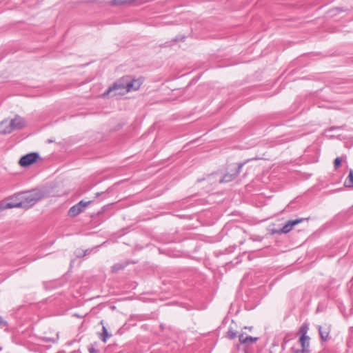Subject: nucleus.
I'll use <instances>...</instances> for the list:
<instances>
[{
    "mask_svg": "<svg viewBox=\"0 0 353 353\" xmlns=\"http://www.w3.org/2000/svg\"><path fill=\"white\" fill-rule=\"evenodd\" d=\"M44 197V194L39 190H32L30 191L19 193L16 196L19 201L16 205H9L10 207L17 206L21 208L28 209L36 204L39 201Z\"/></svg>",
    "mask_w": 353,
    "mask_h": 353,
    "instance_id": "f257e3e1",
    "label": "nucleus"
},
{
    "mask_svg": "<svg viewBox=\"0 0 353 353\" xmlns=\"http://www.w3.org/2000/svg\"><path fill=\"white\" fill-rule=\"evenodd\" d=\"M130 76H124L117 80L112 86L109 87L108 90L103 94V95L108 94L113 91H118L114 94H121L130 92L128 90V84L130 83Z\"/></svg>",
    "mask_w": 353,
    "mask_h": 353,
    "instance_id": "f03ea898",
    "label": "nucleus"
},
{
    "mask_svg": "<svg viewBox=\"0 0 353 353\" xmlns=\"http://www.w3.org/2000/svg\"><path fill=\"white\" fill-rule=\"evenodd\" d=\"M25 126V119L17 115L13 119L10 120L9 126L3 130V133H10L13 130L23 129Z\"/></svg>",
    "mask_w": 353,
    "mask_h": 353,
    "instance_id": "7ed1b4c3",
    "label": "nucleus"
},
{
    "mask_svg": "<svg viewBox=\"0 0 353 353\" xmlns=\"http://www.w3.org/2000/svg\"><path fill=\"white\" fill-rule=\"evenodd\" d=\"M92 203V200L88 201H84L83 200L80 201L79 203L74 205L69 209L68 212V215L70 217H76L77 216L80 214L84 210V209Z\"/></svg>",
    "mask_w": 353,
    "mask_h": 353,
    "instance_id": "20e7f679",
    "label": "nucleus"
},
{
    "mask_svg": "<svg viewBox=\"0 0 353 353\" xmlns=\"http://www.w3.org/2000/svg\"><path fill=\"white\" fill-rule=\"evenodd\" d=\"M40 159V155L38 152H30L21 157L19 164L23 168L28 167L36 163Z\"/></svg>",
    "mask_w": 353,
    "mask_h": 353,
    "instance_id": "39448f33",
    "label": "nucleus"
},
{
    "mask_svg": "<svg viewBox=\"0 0 353 353\" xmlns=\"http://www.w3.org/2000/svg\"><path fill=\"white\" fill-rule=\"evenodd\" d=\"M245 163L244 162L236 164V165L234 168V170L233 169H231L230 172L225 174L223 176V177L219 180V183H228L234 180L241 172V169L243 166L245 165Z\"/></svg>",
    "mask_w": 353,
    "mask_h": 353,
    "instance_id": "423d86ee",
    "label": "nucleus"
},
{
    "mask_svg": "<svg viewBox=\"0 0 353 353\" xmlns=\"http://www.w3.org/2000/svg\"><path fill=\"white\" fill-rule=\"evenodd\" d=\"M330 325L326 323L324 324L323 325H318L319 333L322 341H327L330 339Z\"/></svg>",
    "mask_w": 353,
    "mask_h": 353,
    "instance_id": "0eeeda50",
    "label": "nucleus"
},
{
    "mask_svg": "<svg viewBox=\"0 0 353 353\" xmlns=\"http://www.w3.org/2000/svg\"><path fill=\"white\" fill-rule=\"evenodd\" d=\"M299 343L302 347V350H295L294 347L292 348V350L293 351L294 353H305L306 352V348H307L309 347V343H310V337L308 336H300V338H299Z\"/></svg>",
    "mask_w": 353,
    "mask_h": 353,
    "instance_id": "6e6552de",
    "label": "nucleus"
},
{
    "mask_svg": "<svg viewBox=\"0 0 353 353\" xmlns=\"http://www.w3.org/2000/svg\"><path fill=\"white\" fill-rule=\"evenodd\" d=\"M141 84H142V81L141 79H133L130 76V83L128 84L127 86L128 87V90H130V91L137 90L139 89Z\"/></svg>",
    "mask_w": 353,
    "mask_h": 353,
    "instance_id": "1a4fd4ad",
    "label": "nucleus"
},
{
    "mask_svg": "<svg viewBox=\"0 0 353 353\" xmlns=\"http://www.w3.org/2000/svg\"><path fill=\"white\" fill-rule=\"evenodd\" d=\"M128 265L129 263L128 261L117 263L112 265V272L113 273H117L119 271L123 270Z\"/></svg>",
    "mask_w": 353,
    "mask_h": 353,
    "instance_id": "9d476101",
    "label": "nucleus"
},
{
    "mask_svg": "<svg viewBox=\"0 0 353 353\" xmlns=\"http://www.w3.org/2000/svg\"><path fill=\"white\" fill-rule=\"evenodd\" d=\"M100 323L102 325V333L101 334V340L105 343L108 338L112 336V334L108 332L106 327L103 325V321H101Z\"/></svg>",
    "mask_w": 353,
    "mask_h": 353,
    "instance_id": "9b49d317",
    "label": "nucleus"
},
{
    "mask_svg": "<svg viewBox=\"0 0 353 353\" xmlns=\"http://www.w3.org/2000/svg\"><path fill=\"white\" fill-rule=\"evenodd\" d=\"M292 230L290 225L287 222L281 229L279 230H272V234H286L290 232Z\"/></svg>",
    "mask_w": 353,
    "mask_h": 353,
    "instance_id": "f8f14e48",
    "label": "nucleus"
},
{
    "mask_svg": "<svg viewBox=\"0 0 353 353\" xmlns=\"http://www.w3.org/2000/svg\"><path fill=\"white\" fill-rule=\"evenodd\" d=\"M344 185L346 188H353V170L352 169L350 170L349 174L344 182Z\"/></svg>",
    "mask_w": 353,
    "mask_h": 353,
    "instance_id": "ddd939ff",
    "label": "nucleus"
},
{
    "mask_svg": "<svg viewBox=\"0 0 353 353\" xmlns=\"http://www.w3.org/2000/svg\"><path fill=\"white\" fill-rule=\"evenodd\" d=\"M309 330V325L307 323H303L300 329H299V334H301V336H307V331Z\"/></svg>",
    "mask_w": 353,
    "mask_h": 353,
    "instance_id": "4468645a",
    "label": "nucleus"
},
{
    "mask_svg": "<svg viewBox=\"0 0 353 353\" xmlns=\"http://www.w3.org/2000/svg\"><path fill=\"white\" fill-rule=\"evenodd\" d=\"M132 1V0H112L111 5L112 6H119L125 3H130Z\"/></svg>",
    "mask_w": 353,
    "mask_h": 353,
    "instance_id": "2eb2a0df",
    "label": "nucleus"
},
{
    "mask_svg": "<svg viewBox=\"0 0 353 353\" xmlns=\"http://www.w3.org/2000/svg\"><path fill=\"white\" fill-rule=\"evenodd\" d=\"M258 340H259L258 337H253V336H247L245 337V339H243V341L245 342V344H247L248 343H255Z\"/></svg>",
    "mask_w": 353,
    "mask_h": 353,
    "instance_id": "dca6fc26",
    "label": "nucleus"
},
{
    "mask_svg": "<svg viewBox=\"0 0 353 353\" xmlns=\"http://www.w3.org/2000/svg\"><path fill=\"white\" fill-rule=\"evenodd\" d=\"M304 219H296L294 220H289L288 222L290 225L291 228H293L294 226L296 225L297 224L302 222Z\"/></svg>",
    "mask_w": 353,
    "mask_h": 353,
    "instance_id": "f3484780",
    "label": "nucleus"
},
{
    "mask_svg": "<svg viewBox=\"0 0 353 353\" xmlns=\"http://www.w3.org/2000/svg\"><path fill=\"white\" fill-rule=\"evenodd\" d=\"M227 336L230 339H234L236 337V332L232 328H230L227 333Z\"/></svg>",
    "mask_w": 353,
    "mask_h": 353,
    "instance_id": "a211bd4d",
    "label": "nucleus"
},
{
    "mask_svg": "<svg viewBox=\"0 0 353 353\" xmlns=\"http://www.w3.org/2000/svg\"><path fill=\"white\" fill-rule=\"evenodd\" d=\"M19 201H17V202H8V203H3V206L5 207V210L6 209H10V208H19L20 207H17V206H12V207H10L9 205H16L17 204Z\"/></svg>",
    "mask_w": 353,
    "mask_h": 353,
    "instance_id": "6ab92c4d",
    "label": "nucleus"
},
{
    "mask_svg": "<svg viewBox=\"0 0 353 353\" xmlns=\"http://www.w3.org/2000/svg\"><path fill=\"white\" fill-rule=\"evenodd\" d=\"M112 204H108V205H104L101 210H99L97 213V215L98 216H100L102 213L105 212V211H107L108 210L110 209L111 206H112Z\"/></svg>",
    "mask_w": 353,
    "mask_h": 353,
    "instance_id": "aec40b11",
    "label": "nucleus"
},
{
    "mask_svg": "<svg viewBox=\"0 0 353 353\" xmlns=\"http://www.w3.org/2000/svg\"><path fill=\"white\" fill-rule=\"evenodd\" d=\"M341 162H342V160L340 157H336L335 159H334V168L336 169L338 168H339L341 165Z\"/></svg>",
    "mask_w": 353,
    "mask_h": 353,
    "instance_id": "412c9836",
    "label": "nucleus"
},
{
    "mask_svg": "<svg viewBox=\"0 0 353 353\" xmlns=\"http://www.w3.org/2000/svg\"><path fill=\"white\" fill-rule=\"evenodd\" d=\"M95 346H97V343L91 344L88 347V351L90 353H97L98 352V350L96 349Z\"/></svg>",
    "mask_w": 353,
    "mask_h": 353,
    "instance_id": "4be33fe9",
    "label": "nucleus"
},
{
    "mask_svg": "<svg viewBox=\"0 0 353 353\" xmlns=\"http://www.w3.org/2000/svg\"><path fill=\"white\" fill-rule=\"evenodd\" d=\"M97 248H98V246L95 247L94 248H92V249H86V250L82 251L83 252V256H85L86 255H88V254H91V252L92 251H94V250H97Z\"/></svg>",
    "mask_w": 353,
    "mask_h": 353,
    "instance_id": "5701e85b",
    "label": "nucleus"
},
{
    "mask_svg": "<svg viewBox=\"0 0 353 353\" xmlns=\"http://www.w3.org/2000/svg\"><path fill=\"white\" fill-rule=\"evenodd\" d=\"M83 250L78 249L75 251V254L77 258L83 257Z\"/></svg>",
    "mask_w": 353,
    "mask_h": 353,
    "instance_id": "b1692460",
    "label": "nucleus"
},
{
    "mask_svg": "<svg viewBox=\"0 0 353 353\" xmlns=\"http://www.w3.org/2000/svg\"><path fill=\"white\" fill-rule=\"evenodd\" d=\"M7 321H4L3 319L0 316V327L2 326H7Z\"/></svg>",
    "mask_w": 353,
    "mask_h": 353,
    "instance_id": "393cba45",
    "label": "nucleus"
},
{
    "mask_svg": "<svg viewBox=\"0 0 353 353\" xmlns=\"http://www.w3.org/2000/svg\"><path fill=\"white\" fill-rule=\"evenodd\" d=\"M239 339L241 344H245V342L243 341V339H245L243 334H241L239 336Z\"/></svg>",
    "mask_w": 353,
    "mask_h": 353,
    "instance_id": "a878e982",
    "label": "nucleus"
},
{
    "mask_svg": "<svg viewBox=\"0 0 353 353\" xmlns=\"http://www.w3.org/2000/svg\"><path fill=\"white\" fill-rule=\"evenodd\" d=\"M5 210V207L3 206V202H0V212Z\"/></svg>",
    "mask_w": 353,
    "mask_h": 353,
    "instance_id": "bb28decb",
    "label": "nucleus"
},
{
    "mask_svg": "<svg viewBox=\"0 0 353 353\" xmlns=\"http://www.w3.org/2000/svg\"><path fill=\"white\" fill-rule=\"evenodd\" d=\"M103 194V192H97L95 194V197H98V196H99L100 195H101Z\"/></svg>",
    "mask_w": 353,
    "mask_h": 353,
    "instance_id": "cd10ccee",
    "label": "nucleus"
},
{
    "mask_svg": "<svg viewBox=\"0 0 353 353\" xmlns=\"http://www.w3.org/2000/svg\"><path fill=\"white\" fill-rule=\"evenodd\" d=\"M179 41L178 38L174 39V41Z\"/></svg>",
    "mask_w": 353,
    "mask_h": 353,
    "instance_id": "c85d7f7f",
    "label": "nucleus"
}]
</instances>
